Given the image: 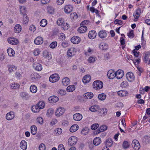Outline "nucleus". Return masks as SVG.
Listing matches in <instances>:
<instances>
[{"label": "nucleus", "mask_w": 150, "mask_h": 150, "mask_svg": "<svg viewBox=\"0 0 150 150\" xmlns=\"http://www.w3.org/2000/svg\"><path fill=\"white\" fill-rule=\"evenodd\" d=\"M93 85L94 88L96 90L101 89L103 86V83L100 81H96L94 82Z\"/></svg>", "instance_id": "f257e3e1"}, {"label": "nucleus", "mask_w": 150, "mask_h": 150, "mask_svg": "<svg viewBox=\"0 0 150 150\" xmlns=\"http://www.w3.org/2000/svg\"><path fill=\"white\" fill-rule=\"evenodd\" d=\"M59 79V75L55 74L50 76L49 78L50 81L52 83H54L58 81Z\"/></svg>", "instance_id": "f03ea898"}, {"label": "nucleus", "mask_w": 150, "mask_h": 150, "mask_svg": "<svg viewBox=\"0 0 150 150\" xmlns=\"http://www.w3.org/2000/svg\"><path fill=\"white\" fill-rule=\"evenodd\" d=\"M77 139L74 136L71 137L68 139V144L70 146L74 145L76 143Z\"/></svg>", "instance_id": "7ed1b4c3"}, {"label": "nucleus", "mask_w": 150, "mask_h": 150, "mask_svg": "<svg viewBox=\"0 0 150 150\" xmlns=\"http://www.w3.org/2000/svg\"><path fill=\"white\" fill-rule=\"evenodd\" d=\"M132 146L134 149L135 150H138L140 147V144L137 140H134L132 141Z\"/></svg>", "instance_id": "20e7f679"}, {"label": "nucleus", "mask_w": 150, "mask_h": 150, "mask_svg": "<svg viewBox=\"0 0 150 150\" xmlns=\"http://www.w3.org/2000/svg\"><path fill=\"white\" fill-rule=\"evenodd\" d=\"M65 111L64 108L59 107L57 109L55 112V115L57 117H59L62 115Z\"/></svg>", "instance_id": "39448f33"}, {"label": "nucleus", "mask_w": 150, "mask_h": 150, "mask_svg": "<svg viewBox=\"0 0 150 150\" xmlns=\"http://www.w3.org/2000/svg\"><path fill=\"white\" fill-rule=\"evenodd\" d=\"M126 76L127 80L130 82L133 81L134 79V76L133 74L131 72L127 73Z\"/></svg>", "instance_id": "423d86ee"}, {"label": "nucleus", "mask_w": 150, "mask_h": 150, "mask_svg": "<svg viewBox=\"0 0 150 150\" xmlns=\"http://www.w3.org/2000/svg\"><path fill=\"white\" fill-rule=\"evenodd\" d=\"M76 52V49L74 47H72L69 49L67 52L68 57H71L74 56Z\"/></svg>", "instance_id": "0eeeda50"}, {"label": "nucleus", "mask_w": 150, "mask_h": 150, "mask_svg": "<svg viewBox=\"0 0 150 150\" xmlns=\"http://www.w3.org/2000/svg\"><path fill=\"white\" fill-rule=\"evenodd\" d=\"M8 43L12 45H16L18 43V40L14 38H9L8 39Z\"/></svg>", "instance_id": "6e6552de"}, {"label": "nucleus", "mask_w": 150, "mask_h": 150, "mask_svg": "<svg viewBox=\"0 0 150 150\" xmlns=\"http://www.w3.org/2000/svg\"><path fill=\"white\" fill-rule=\"evenodd\" d=\"M116 77L117 79H120L122 78L124 75V72L121 70H118L116 72Z\"/></svg>", "instance_id": "1a4fd4ad"}, {"label": "nucleus", "mask_w": 150, "mask_h": 150, "mask_svg": "<svg viewBox=\"0 0 150 150\" xmlns=\"http://www.w3.org/2000/svg\"><path fill=\"white\" fill-rule=\"evenodd\" d=\"M116 72L111 70H109L107 73V76L110 79H112L116 77Z\"/></svg>", "instance_id": "9d476101"}, {"label": "nucleus", "mask_w": 150, "mask_h": 150, "mask_svg": "<svg viewBox=\"0 0 150 150\" xmlns=\"http://www.w3.org/2000/svg\"><path fill=\"white\" fill-rule=\"evenodd\" d=\"M73 117L74 120L76 121H79L82 118V115L79 113H76L74 115Z\"/></svg>", "instance_id": "9b49d317"}, {"label": "nucleus", "mask_w": 150, "mask_h": 150, "mask_svg": "<svg viewBox=\"0 0 150 150\" xmlns=\"http://www.w3.org/2000/svg\"><path fill=\"white\" fill-rule=\"evenodd\" d=\"M71 40L72 43L77 44L80 42V38L79 37L74 36L71 38Z\"/></svg>", "instance_id": "f8f14e48"}, {"label": "nucleus", "mask_w": 150, "mask_h": 150, "mask_svg": "<svg viewBox=\"0 0 150 150\" xmlns=\"http://www.w3.org/2000/svg\"><path fill=\"white\" fill-rule=\"evenodd\" d=\"M48 100L50 103H54L58 101L59 98L56 96H52L49 98Z\"/></svg>", "instance_id": "ddd939ff"}, {"label": "nucleus", "mask_w": 150, "mask_h": 150, "mask_svg": "<svg viewBox=\"0 0 150 150\" xmlns=\"http://www.w3.org/2000/svg\"><path fill=\"white\" fill-rule=\"evenodd\" d=\"M34 42L37 45L41 44L43 42V38L40 37H38L35 39Z\"/></svg>", "instance_id": "4468645a"}, {"label": "nucleus", "mask_w": 150, "mask_h": 150, "mask_svg": "<svg viewBox=\"0 0 150 150\" xmlns=\"http://www.w3.org/2000/svg\"><path fill=\"white\" fill-rule=\"evenodd\" d=\"M14 117V113L13 112H10L7 113L6 116V119L8 120H12Z\"/></svg>", "instance_id": "2eb2a0df"}, {"label": "nucleus", "mask_w": 150, "mask_h": 150, "mask_svg": "<svg viewBox=\"0 0 150 150\" xmlns=\"http://www.w3.org/2000/svg\"><path fill=\"white\" fill-rule=\"evenodd\" d=\"M141 13V9L138 8L135 11V13L133 14V16L135 19H137L139 17Z\"/></svg>", "instance_id": "dca6fc26"}, {"label": "nucleus", "mask_w": 150, "mask_h": 150, "mask_svg": "<svg viewBox=\"0 0 150 150\" xmlns=\"http://www.w3.org/2000/svg\"><path fill=\"white\" fill-rule=\"evenodd\" d=\"M33 67L37 71H41L42 69V65L38 63H35L33 64Z\"/></svg>", "instance_id": "f3484780"}, {"label": "nucleus", "mask_w": 150, "mask_h": 150, "mask_svg": "<svg viewBox=\"0 0 150 150\" xmlns=\"http://www.w3.org/2000/svg\"><path fill=\"white\" fill-rule=\"evenodd\" d=\"M98 36L101 38H105L107 35V33L105 30H100L98 34Z\"/></svg>", "instance_id": "a211bd4d"}, {"label": "nucleus", "mask_w": 150, "mask_h": 150, "mask_svg": "<svg viewBox=\"0 0 150 150\" xmlns=\"http://www.w3.org/2000/svg\"><path fill=\"white\" fill-rule=\"evenodd\" d=\"M20 96L22 98L25 100H28L30 97L27 93L24 92H21L20 93Z\"/></svg>", "instance_id": "6ab92c4d"}, {"label": "nucleus", "mask_w": 150, "mask_h": 150, "mask_svg": "<svg viewBox=\"0 0 150 150\" xmlns=\"http://www.w3.org/2000/svg\"><path fill=\"white\" fill-rule=\"evenodd\" d=\"M64 10L65 12L66 13H69L72 11L73 7L71 5H67L65 6Z\"/></svg>", "instance_id": "aec40b11"}, {"label": "nucleus", "mask_w": 150, "mask_h": 150, "mask_svg": "<svg viewBox=\"0 0 150 150\" xmlns=\"http://www.w3.org/2000/svg\"><path fill=\"white\" fill-rule=\"evenodd\" d=\"M96 36V33L94 31H91L88 33V36L89 38L91 39L95 38Z\"/></svg>", "instance_id": "412c9836"}, {"label": "nucleus", "mask_w": 150, "mask_h": 150, "mask_svg": "<svg viewBox=\"0 0 150 150\" xmlns=\"http://www.w3.org/2000/svg\"><path fill=\"white\" fill-rule=\"evenodd\" d=\"M93 96V93L91 92H87L85 93L83 95L84 98L85 99H91Z\"/></svg>", "instance_id": "4be33fe9"}, {"label": "nucleus", "mask_w": 150, "mask_h": 150, "mask_svg": "<svg viewBox=\"0 0 150 150\" xmlns=\"http://www.w3.org/2000/svg\"><path fill=\"white\" fill-rule=\"evenodd\" d=\"M101 142V140L99 137H96L93 140V143L94 145L98 146L99 145Z\"/></svg>", "instance_id": "5701e85b"}, {"label": "nucleus", "mask_w": 150, "mask_h": 150, "mask_svg": "<svg viewBox=\"0 0 150 150\" xmlns=\"http://www.w3.org/2000/svg\"><path fill=\"white\" fill-rule=\"evenodd\" d=\"M31 79L33 80H38L40 78V76L37 73H32L31 75Z\"/></svg>", "instance_id": "b1692460"}, {"label": "nucleus", "mask_w": 150, "mask_h": 150, "mask_svg": "<svg viewBox=\"0 0 150 150\" xmlns=\"http://www.w3.org/2000/svg\"><path fill=\"white\" fill-rule=\"evenodd\" d=\"M20 146L21 148L23 150H25L27 149V144L25 140H22L21 141Z\"/></svg>", "instance_id": "393cba45"}, {"label": "nucleus", "mask_w": 150, "mask_h": 150, "mask_svg": "<svg viewBox=\"0 0 150 150\" xmlns=\"http://www.w3.org/2000/svg\"><path fill=\"white\" fill-rule=\"evenodd\" d=\"M87 30V28L85 25H81L78 31L80 33H83L85 32Z\"/></svg>", "instance_id": "a878e982"}, {"label": "nucleus", "mask_w": 150, "mask_h": 150, "mask_svg": "<svg viewBox=\"0 0 150 150\" xmlns=\"http://www.w3.org/2000/svg\"><path fill=\"white\" fill-rule=\"evenodd\" d=\"M10 86L11 89H16L19 88L20 87V85L18 83H13L11 84Z\"/></svg>", "instance_id": "bb28decb"}, {"label": "nucleus", "mask_w": 150, "mask_h": 150, "mask_svg": "<svg viewBox=\"0 0 150 150\" xmlns=\"http://www.w3.org/2000/svg\"><path fill=\"white\" fill-rule=\"evenodd\" d=\"M91 79L90 76L87 75L84 76L83 79V81L84 83H88Z\"/></svg>", "instance_id": "cd10ccee"}, {"label": "nucleus", "mask_w": 150, "mask_h": 150, "mask_svg": "<svg viewBox=\"0 0 150 150\" xmlns=\"http://www.w3.org/2000/svg\"><path fill=\"white\" fill-rule=\"evenodd\" d=\"M69 79L67 77H65L62 79V83L63 85L64 86H67L69 83Z\"/></svg>", "instance_id": "c85d7f7f"}, {"label": "nucleus", "mask_w": 150, "mask_h": 150, "mask_svg": "<svg viewBox=\"0 0 150 150\" xmlns=\"http://www.w3.org/2000/svg\"><path fill=\"white\" fill-rule=\"evenodd\" d=\"M79 126L76 124L72 125L70 129V131L71 132H73L76 131L78 129Z\"/></svg>", "instance_id": "c756f323"}, {"label": "nucleus", "mask_w": 150, "mask_h": 150, "mask_svg": "<svg viewBox=\"0 0 150 150\" xmlns=\"http://www.w3.org/2000/svg\"><path fill=\"white\" fill-rule=\"evenodd\" d=\"M127 92L126 91L121 90L117 92L118 95L120 97L125 96H127Z\"/></svg>", "instance_id": "7c9ffc66"}, {"label": "nucleus", "mask_w": 150, "mask_h": 150, "mask_svg": "<svg viewBox=\"0 0 150 150\" xmlns=\"http://www.w3.org/2000/svg\"><path fill=\"white\" fill-rule=\"evenodd\" d=\"M21 30V27L19 24H16L14 27V31L16 33H19Z\"/></svg>", "instance_id": "2f4dec72"}, {"label": "nucleus", "mask_w": 150, "mask_h": 150, "mask_svg": "<svg viewBox=\"0 0 150 150\" xmlns=\"http://www.w3.org/2000/svg\"><path fill=\"white\" fill-rule=\"evenodd\" d=\"M57 24L59 25H67V26L68 24L67 23H65L63 20L62 18H59L57 21Z\"/></svg>", "instance_id": "473e14b6"}, {"label": "nucleus", "mask_w": 150, "mask_h": 150, "mask_svg": "<svg viewBox=\"0 0 150 150\" xmlns=\"http://www.w3.org/2000/svg\"><path fill=\"white\" fill-rule=\"evenodd\" d=\"M100 48L103 50H105L108 48V45L105 43H101L99 45Z\"/></svg>", "instance_id": "72a5a7b5"}, {"label": "nucleus", "mask_w": 150, "mask_h": 150, "mask_svg": "<svg viewBox=\"0 0 150 150\" xmlns=\"http://www.w3.org/2000/svg\"><path fill=\"white\" fill-rule=\"evenodd\" d=\"M31 133L33 135H35L37 133V127L35 125H32L30 128Z\"/></svg>", "instance_id": "f704fd0d"}, {"label": "nucleus", "mask_w": 150, "mask_h": 150, "mask_svg": "<svg viewBox=\"0 0 150 150\" xmlns=\"http://www.w3.org/2000/svg\"><path fill=\"white\" fill-rule=\"evenodd\" d=\"M98 106H92L89 108V110L91 112H96L98 111L100 109Z\"/></svg>", "instance_id": "c9c22d12"}, {"label": "nucleus", "mask_w": 150, "mask_h": 150, "mask_svg": "<svg viewBox=\"0 0 150 150\" xmlns=\"http://www.w3.org/2000/svg\"><path fill=\"white\" fill-rule=\"evenodd\" d=\"M8 69L10 73L15 71L17 69V67L14 65H9L8 66Z\"/></svg>", "instance_id": "e433bc0d"}, {"label": "nucleus", "mask_w": 150, "mask_h": 150, "mask_svg": "<svg viewBox=\"0 0 150 150\" xmlns=\"http://www.w3.org/2000/svg\"><path fill=\"white\" fill-rule=\"evenodd\" d=\"M75 89V87L74 85H71L67 87V90L68 92H71L74 91Z\"/></svg>", "instance_id": "4c0bfd02"}, {"label": "nucleus", "mask_w": 150, "mask_h": 150, "mask_svg": "<svg viewBox=\"0 0 150 150\" xmlns=\"http://www.w3.org/2000/svg\"><path fill=\"white\" fill-rule=\"evenodd\" d=\"M113 144V142L112 140L110 139H107L105 142V144L106 146L111 147L112 146Z\"/></svg>", "instance_id": "58836bf2"}, {"label": "nucleus", "mask_w": 150, "mask_h": 150, "mask_svg": "<svg viewBox=\"0 0 150 150\" xmlns=\"http://www.w3.org/2000/svg\"><path fill=\"white\" fill-rule=\"evenodd\" d=\"M37 105L40 110L44 108L45 106V103L44 102L41 101L39 102Z\"/></svg>", "instance_id": "ea45409f"}, {"label": "nucleus", "mask_w": 150, "mask_h": 150, "mask_svg": "<svg viewBox=\"0 0 150 150\" xmlns=\"http://www.w3.org/2000/svg\"><path fill=\"white\" fill-rule=\"evenodd\" d=\"M31 109L33 112H39L40 110V109L37 105H34L32 107Z\"/></svg>", "instance_id": "a19ab883"}, {"label": "nucleus", "mask_w": 150, "mask_h": 150, "mask_svg": "<svg viewBox=\"0 0 150 150\" xmlns=\"http://www.w3.org/2000/svg\"><path fill=\"white\" fill-rule=\"evenodd\" d=\"M30 91L33 93H35L37 91V87L34 85H31L30 87Z\"/></svg>", "instance_id": "79ce46f5"}, {"label": "nucleus", "mask_w": 150, "mask_h": 150, "mask_svg": "<svg viewBox=\"0 0 150 150\" xmlns=\"http://www.w3.org/2000/svg\"><path fill=\"white\" fill-rule=\"evenodd\" d=\"M7 52L8 55L11 56L12 57L14 56V51L11 48H9L7 50Z\"/></svg>", "instance_id": "37998d69"}, {"label": "nucleus", "mask_w": 150, "mask_h": 150, "mask_svg": "<svg viewBox=\"0 0 150 150\" xmlns=\"http://www.w3.org/2000/svg\"><path fill=\"white\" fill-rule=\"evenodd\" d=\"M47 24V21L45 19H42L40 22V25L42 27L45 26Z\"/></svg>", "instance_id": "c03bdc74"}, {"label": "nucleus", "mask_w": 150, "mask_h": 150, "mask_svg": "<svg viewBox=\"0 0 150 150\" xmlns=\"http://www.w3.org/2000/svg\"><path fill=\"white\" fill-rule=\"evenodd\" d=\"M23 23L26 24L29 21V19L27 17L26 14H24L23 15Z\"/></svg>", "instance_id": "a18cd8bd"}, {"label": "nucleus", "mask_w": 150, "mask_h": 150, "mask_svg": "<svg viewBox=\"0 0 150 150\" xmlns=\"http://www.w3.org/2000/svg\"><path fill=\"white\" fill-rule=\"evenodd\" d=\"M150 58V52H148L145 54L144 57L145 62L147 63L148 60H149Z\"/></svg>", "instance_id": "49530a36"}, {"label": "nucleus", "mask_w": 150, "mask_h": 150, "mask_svg": "<svg viewBox=\"0 0 150 150\" xmlns=\"http://www.w3.org/2000/svg\"><path fill=\"white\" fill-rule=\"evenodd\" d=\"M106 97V95L103 93L99 94L98 96V99L101 100H104Z\"/></svg>", "instance_id": "de8ad7c7"}, {"label": "nucleus", "mask_w": 150, "mask_h": 150, "mask_svg": "<svg viewBox=\"0 0 150 150\" xmlns=\"http://www.w3.org/2000/svg\"><path fill=\"white\" fill-rule=\"evenodd\" d=\"M88 132V129L87 128H85L83 129L81 133L83 135H86Z\"/></svg>", "instance_id": "09e8293b"}, {"label": "nucleus", "mask_w": 150, "mask_h": 150, "mask_svg": "<svg viewBox=\"0 0 150 150\" xmlns=\"http://www.w3.org/2000/svg\"><path fill=\"white\" fill-rule=\"evenodd\" d=\"M66 91L65 90H62V89H59L57 93L59 95L62 96L64 95L66 93Z\"/></svg>", "instance_id": "8fccbe9b"}, {"label": "nucleus", "mask_w": 150, "mask_h": 150, "mask_svg": "<svg viewBox=\"0 0 150 150\" xmlns=\"http://www.w3.org/2000/svg\"><path fill=\"white\" fill-rule=\"evenodd\" d=\"M57 45V43L56 42H52L50 45V47L51 48H55Z\"/></svg>", "instance_id": "3c124183"}, {"label": "nucleus", "mask_w": 150, "mask_h": 150, "mask_svg": "<svg viewBox=\"0 0 150 150\" xmlns=\"http://www.w3.org/2000/svg\"><path fill=\"white\" fill-rule=\"evenodd\" d=\"M47 11L50 14H52L54 12V8L51 6H49L47 8Z\"/></svg>", "instance_id": "603ef678"}, {"label": "nucleus", "mask_w": 150, "mask_h": 150, "mask_svg": "<svg viewBox=\"0 0 150 150\" xmlns=\"http://www.w3.org/2000/svg\"><path fill=\"white\" fill-rule=\"evenodd\" d=\"M99 126V125L98 124H95L91 125V128L92 130H95L97 129Z\"/></svg>", "instance_id": "864d4df0"}, {"label": "nucleus", "mask_w": 150, "mask_h": 150, "mask_svg": "<svg viewBox=\"0 0 150 150\" xmlns=\"http://www.w3.org/2000/svg\"><path fill=\"white\" fill-rule=\"evenodd\" d=\"M123 146L124 148L127 149L129 146L128 142L127 141H124L123 144Z\"/></svg>", "instance_id": "5fc2aeb1"}, {"label": "nucleus", "mask_w": 150, "mask_h": 150, "mask_svg": "<svg viewBox=\"0 0 150 150\" xmlns=\"http://www.w3.org/2000/svg\"><path fill=\"white\" fill-rule=\"evenodd\" d=\"M46 147L44 144L43 143L40 144L39 146V150H45Z\"/></svg>", "instance_id": "6e6d98bb"}, {"label": "nucleus", "mask_w": 150, "mask_h": 150, "mask_svg": "<svg viewBox=\"0 0 150 150\" xmlns=\"http://www.w3.org/2000/svg\"><path fill=\"white\" fill-rule=\"evenodd\" d=\"M114 23L115 24H118L119 25H121L123 23L121 20L116 19L114 22Z\"/></svg>", "instance_id": "4d7b16f0"}, {"label": "nucleus", "mask_w": 150, "mask_h": 150, "mask_svg": "<svg viewBox=\"0 0 150 150\" xmlns=\"http://www.w3.org/2000/svg\"><path fill=\"white\" fill-rule=\"evenodd\" d=\"M100 129V132H103L107 129V127L105 125H103L100 127L99 128Z\"/></svg>", "instance_id": "13d9d810"}, {"label": "nucleus", "mask_w": 150, "mask_h": 150, "mask_svg": "<svg viewBox=\"0 0 150 150\" xmlns=\"http://www.w3.org/2000/svg\"><path fill=\"white\" fill-rule=\"evenodd\" d=\"M37 121L40 124H42L43 122V119L41 117H38L37 119Z\"/></svg>", "instance_id": "bf43d9fd"}, {"label": "nucleus", "mask_w": 150, "mask_h": 150, "mask_svg": "<svg viewBox=\"0 0 150 150\" xmlns=\"http://www.w3.org/2000/svg\"><path fill=\"white\" fill-rule=\"evenodd\" d=\"M33 53L35 56L38 55L40 53V51L38 49H35Z\"/></svg>", "instance_id": "052dcab7"}, {"label": "nucleus", "mask_w": 150, "mask_h": 150, "mask_svg": "<svg viewBox=\"0 0 150 150\" xmlns=\"http://www.w3.org/2000/svg\"><path fill=\"white\" fill-rule=\"evenodd\" d=\"M128 36L129 37L131 38H133L134 36V34L133 32V30H131L127 34Z\"/></svg>", "instance_id": "680f3d73"}, {"label": "nucleus", "mask_w": 150, "mask_h": 150, "mask_svg": "<svg viewBox=\"0 0 150 150\" xmlns=\"http://www.w3.org/2000/svg\"><path fill=\"white\" fill-rule=\"evenodd\" d=\"M58 150H65L63 145L62 144H59L58 146Z\"/></svg>", "instance_id": "e2e57ef3"}, {"label": "nucleus", "mask_w": 150, "mask_h": 150, "mask_svg": "<svg viewBox=\"0 0 150 150\" xmlns=\"http://www.w3.org/2000/svg\"><path fill=\"white\" fill-rule=\"evenodd\" d=\"M101 111L103 112V115H105L107 113L108 110L107 109L105 108H103L101 109Z\"/></svg>", "instance_id": "0e129e2a"}, {"label": "nucleus", "mask_w": 150, "mask_h": 150, "mask_svg": "<svg viewBox=\"0 0 150 150\" xmlns=\"http://www.w3.org/2000/svg\"><path fill=\"white\" fill-rule=\"evenodd\" d=\"M29 30L34 32L36 30L35 26L33 25H31L30 27Z\"/></svg>", "instance_id": "69168bd1"}, {"label": "nucleus", "mask_w": 150, "mask_h": 150, "mask_svg": "<svg viewBox=\"0 0 150 150\" xmlns=\"http://www.w3.org/2000/svg\"><path fill=\"white\" fill-rule=\"evenodd\" d=\"M70 16L73 18H78V15L75 12L71 13L70 14Z\"/></svg>", "instance_id": "338daca9"}, {"label": "nucleus", "mask_w": 150, "mask_h": 150, "mask_svg": "<svg viewBox=\"0 0 150 150\" xmlns=\"http://www.w3.org/2000/svg\"><path fill=\"white\" fill-rule=\"evenodd\" d=\"M54 112V110L52 109L51 108L47 110V114L50 115V114H51L53 113Z\"/></svg>", "instance_id": "774afa93"}]
</instances>
